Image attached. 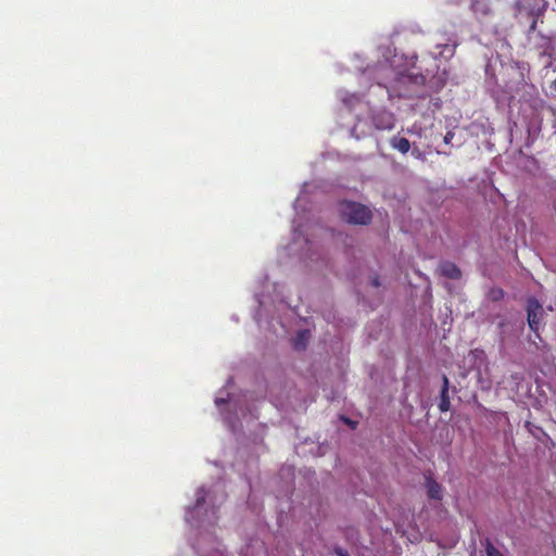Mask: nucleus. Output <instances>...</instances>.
<instances>
[{
    "mask_svg": "<svg viewBox=\"0 0 556 556\" xmlns=\"http://www.w3.org/2000/svg\"><path fill=\"white\" fill-rule=\"evenodd\" d=\"M440 273L442 276L450 279H459L462 277V271L458 266L452 262H443L440 264Z\"/></svg>",
    "mask_w": 556,
    "mask_h": 556,
    "instance_id": "39448f33",
    "label": "nucleus"
},
{
    "mask_svg": "<svg viewBox=\"0 0 556 556\" xmlns=\"http://www.w3.org/2000/svg\"><path fill=\"white\" fill-rule=\"evenodd\" d=\"M490 296L493 301H500L504 298V291L500 288L492 289L490 292Z\"/></svg>",
    "mask_w": 556,
    "mask_h": 556,
    "instance_id": "1a4fd4ad",
    "label": "nucleus"
},
{
    "mask_svg": "<svg viewBox=\"0 0 556 556\" xmlns=\"http://www.w3.org/2000/svg\"><path fill=\"white\" fill-rule=\"evenodd\" d=\"M486 556H504L489 540L485 544Z\"/></svg>",
    "mask_w": 556,
    "mask_h": 556,
    "instance_id": "6e6552de",
    "label": "nucleus"
},
{
    "mask_svg": "<svg viewBox=\"0 0 556 556\" xmlns=\"http://www.w3.org/2000/svg\"><path fill=\"white\" fill-rule=\"evenodd\" d=\"M555 2H556V0H555Z\"/></svg>",
    "mask_w": 556,
    "mask_h": 556,
    "instance_id": "a211bd4d",
    "label": "nucleus"
},
{
    "mask_svg": "<svg viewBox=\"0 0 556 556\" xmlns=\"http://www.w3.org/2000/svg\"><path fill=\"white\" fill-rule=\"evenodd\" d=\"M339 213L344 222L353 225H368L372 219V213L368 206L353 201L340 202Z\"/></svg>",
    "mask_w": 556,
    "mask_h": 556,
    "instance_id": "f257e3e1",
    "label": "nucleus"
},
{
    "mask_svg": "<svg viewBox=\"0 0 556 556\" xmlns=\"http://www.w3.org/2000/svg\"><path fill=\"white\" fill-rule=\"evenodd\" d=\"M425 485L427 488V494L429 498L440 501L442 500L443 489L431 476H426Z\"/></svg>",
    "mask_w": 556,
    "mask_h": 556,
    "instance_id": "20e7f679",
    "label": "nucleus"
},
{
    "mask_svg": "<svg viewBox=\"0 0 556 556\" xmlns=\"http://www.w3.org/2000/svg\"><path fill=\"white\" fill-rule=\"evenodd\" d=\"M225 403H226V401H225L224 399H216V400H215V404H216L217 406H220V405H223V404H225Z\"/></svg>",
    "mask_w": 556,
    "mask_h": 556,
    "instance_id": "ddd939ff",
    "label": "nucleus"
},
{
    "mask_svg": "<svg viewBox=\"0 0 556 556\" xmlns=\"http://www.w3.org/2000/svg\"><path fill=\"white\" fill-rule=\"evenodd\" d=\"M346 424H349L350 426H352L353 428L355 427L356 422H353L352 420H350L349 418L344 419Z\"/></svg>",
    "mask_w": 556,
    "mask_h": 556,
    "instance_id": "dca6fc26",
    "label": "nucleus"
},
{
    "mask_svg": "<svg viewBox=\"0 0 556 556\" xmlns=\"http://www.w3.org/2000/svg\"><path fill=\"white\" fill-rule=\"evenodd\" d=\"M378 128H381V129H391L393 128V122H392V116H390V121L383 125V126H377Z\"/></svg>",
    "mask_w": 556,
    "mask_h": 556,
    "instance_id": "9b49d317",
    "label": "nucleus"
},
{
    "mask_svg": "<svg viewBox=\"0 0 556 556\" xmlns=\"http://www.w3.org/2000/svg\"><path fill=\"white\" fill-rule=\"evenodd\" d=\"M390 144L393 149L397 150L399 152L405 154L410 149V142L408 139L404 137L394 136L390 140Z\"/></svg>",
    "mask_w": 556,
    "mask_h": 556,
    "instance_id": "423d86ee",
    "label": "nucleus"
},
{
    "mask_svg": "<svg viewBox=\"0 0 556 556\" xmlns=\"http://www.w3.org/2000/svg\"><path fill=\"white\" fill-rule=\"evenodd\" d=\"M452 138H453V134L448 131V132L445 135V137H444V141H445L446 143H448V142H450V140H451Z\"/></svg>",
    "mask_w": 556,
    "mask_h": 556,
    "instance_id": "f8f14e48",
    "label": "nucleus"
},
{
    "mask_svg": "<svg viewBox=\"0 0 556 556\" xmlns=\"http://www.w3.org/2000/svg\"><path fill=\"white\" fill-rule=\"evenodd\" d=\"M543 315V307L535 298L527 301V320L530 329L538 333L540 321Z\"/></svg>",
    "mask_w": 556,
    "mask_h": 556,
    "instance_id": "f03ea898",
    "label": "nucleus"
},
{
    "mask_svg": "<svg viewBox=\"0 0 556 556\" xmlns=\"http://www.w3.org/2000/svg\"><path fill=\"white\" fill-rule=\"evenodd\" d=\"M334 552L338 556H350L348 551L341 548V547H336L334 548Z\"/></svg>",
    "mask_w": 556,
    "mask_h": 556,
    "instance_id": "9d476101",
    "label": "nucleus"
},
{
    "mask_svg": "<svg viewBox=\"0 0 556 556\" xmlns=\"http://www.w3.org/2000/svg\"><path fill=\"white\" fill-rule=\"evenodd\" d=\"M202 501H204V498H203V497L198 498V500H197V505H200Z\"/></svg>",
    "mask_w": 556,
    "mask_h": 556,
    "instance_id": "f3484780",
    "label": "nucleus"
},
{
    "mask_svg": "<svg viewBox=\"0 0 556 556\" xmlns=\"http://www.w3.org/2000/svg\"><path fill=\"white\" fill-rule=\"evenodd\" d=\"M372 285H374L375 287H379V286H380V282H379V280H378V278H377V277H376V278H374V280H372Z\"/></svg>",
    "mask_w": 556,
    "mask_h": 556,
    "instance_id": "2eb2a0df",
    "label": "nucleus"
},
{
    "mask_svg": "<svg viewBox=\"0 0 556 556\" xmlns=\"http://www.w3.org/2000/svg\"><path fill=\"white\" fill-rule=\"evenodd\" d=\"M308 337H309V331L308 330H303V331H300L294 340V348L296 350H304L305 346H306V342L308 340Z\"/></svg>",
    "mask_w": 556,
    "mask_h": 556,
    "instance_id": "0eeeda50",
    "label": "nucleus"
},
{
    "mask_svg": "<svg viewBox=\"0 0 556 556\" xmlns=\"http://www.w3.org/2000/svg\"><path fill=\"white\" fill-rule=\"evenodd\" d=\"M536 27V20H533L531 25H530V30H534Z\"/></svg>",
    "mask_w": 556,
    "mask_h": 556,
    "instance_id": "4468645a",
    "label": "nucleus"
},
{
    "mask_svg": "<svg viewBox=\"0 0 556 556\" xmlns=\"http://www.w3.org/2000/svg\"><path fill=\"white\" fill-rule=\"evenodd\" d=\"M442 382L443 383H442V388H441V392H440L439 409L442 413H445V412H448L451 408V402H450V395H448L450 381L445 375H443V377H442Z\"/></svg>",
    "mask_w": 556,
    "mask_h": 556,
    "instance_id": "7ed1b4c3",
    "label": "nucleus"
}]
</instances>
